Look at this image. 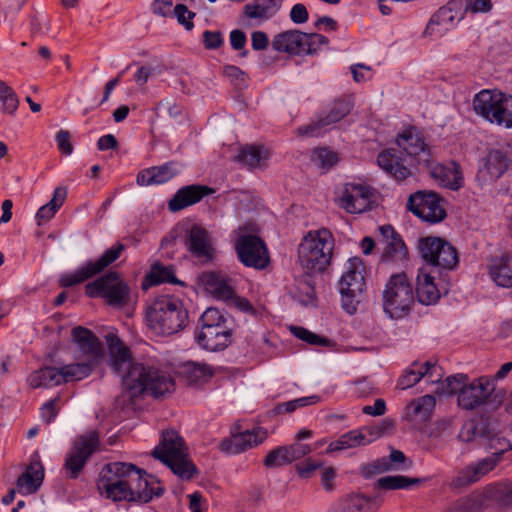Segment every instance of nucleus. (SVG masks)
Masks as SVG:
<instances>
[{
	"mask_svg": "<svg viewBox=\"0 0 512 512\" xmlns=\"http://www.w3.org/2000/svg\"><path fill=\"white\" fill-rule=\"evenodd\" d=\"M97 488L101 495L114 502L148 503L163 495L160 481L132 463L113 462L100 472Z\"/></svg>",
	"mask_w": 512,
	"mask_h": 512,
	"instance_id": "nucleus-1",
	"label": "nucleus"
},
{
	"mask_svg": "<svg viewBox=\"0 0 512 512\" xmlns=\"http://www.w3.org/2000/svg\"><path fill=\"white\" fill-rule=\"evenodd\" d=\"M447 391L457 396V405L465 411H474L483 406L500 407L506 398L504 389H497L486 375L469 381L467 374L447 377Z\"/></svg>",
	"mask_w": 512,
	"mask_h": 512,
	"instance_id": "nucleus-2",
	"label": "nucleus"
},
{
	"mask_svg": "<svg viewBox=\"0 0 512 512\" xmlns=\"http://www.w3.org/2000/svg\"><path fill=\"white\" fill-rule=\"evenodd\" d=\"M175 386L172 375L156 363L132 365L124 377V389L131 398L148 395L159 399L174 392Z\"/></svg>",
	"mask_w": 512,
	"mask_h": 512,
	"instance_id": "nucleus-3",
	"label": "nucleus"
},
{
	"mask_svg": "<svg viewBox=\"0 0 512 512\" xmlns=\"http://www.w3.org/2000/svg\"><path fill=\"white\" fill-rule=\"evenodd\" d=\"M147 325L160 335H172L189 323V314L182 300L170 295L156 297L146 308Z\"/></svg>",
	"mask_w": 512,
	"mask_h": 512,
	"instance_id": "nucleus-4",
	"label": "nucleus"
},
{
	"mask_svg": "<svg viewBox=\"0 0 512 512\" xmlns=\"http://www.w3.org/2000/svg\"><path fill=\"white\" fill-rule=\"evenodd\" d=\"M335 239L327 228L309 231L298 247L300 265L308 274L321 273L331 264Z\"/></svg>",
	"mask_w": 512,
	"mask_h": 512,
	"instance_id": "nucleus-5",
	"label": "nucleus"
},
{
	"mask_svg": "<svg viewBox=\"0 0 512 512\" xmlns=\"http://www.w3.org/2000/svg\"><path fill=\"white\" fill-rule=\"evenodd\" d=\"M72 339L87 357L84 362L61 366L64 384L81 381L91 375L102 362L104 352L99 338L88 328L77 326L72 329Z\"/></svg>",
	"mask_w": 512,
	"mask_h": 512,
	"instance_id": "nucleus-6",
	"label": "nucleus"
},
{
	"mask_svg": "<svg viewBox=\"0 0 512 512\" xmlns=\"http://www.w3.org/2000/svg\"><path fill=\"white\" fill-rule=\"evenodd\" d=\"M183 438L174 430L162 432L152 456L167 465L182 480H191L198 474L196 465L188 459Z\"/></svg>",
	"mask_w": 512,
	"mask_h": 512,
	"instance_id": "nucleus-7",
	"label": "nucleus"
},
{
	"mask_svg": "<svg viewBox=\"0 0 512 512\" xmlns=\"http://www.w3.org/2000/svg\"><path fill=\"white\" fill-rule=\"evenodd\" d=\"M473 110L483 119L512 128V95L499 89H482L472 100Z\"/></svg>",
	"mask_w": 512,
	"mask_h": 512,
	"instance_id": "nucleus-8",
	"label": "nucleus"
},
{
	"mask_svg": "<svg viewBox=\"0 0 512 512\" xmlns=\"http://www.w3.org/2000/svg\"><path fill=\"white\" fill-rule=\"evenodd\" d=\"M383 310L391 319H402L412 310L415 303L413 285L404 273L390 276L382 295Z\"/></svg>",
	"mask_w": 512,
	"mask_h": 512,
	"instance_id": "nucleus-9",
	"label": "nucleus"
},
{
	"mask_svg": "<svg viewBox=\"0 0 512 512\" xmlns=\"http://www.w3.org/2000/svg\"><path fill=\"white\" fill-rule=\"evenodd\" d=\"M100 444V434L97 430H90L75 438L63 464L68 479L76 480L80 477L92 455L99 450Z\"/></svg>",
	"mask_w": 512,
	"mask_h": 512,
	"instance_id": "nucleus-10",
	"label": "nucleus"
},
{
	"mask_svg": "<svg viewBox=\"0 0 512 512\" xmlns=\"http://www.w3.org/2000/svg\"><path fill=\"white\" fill-rule=\"evenodd\" d=\"M125 250L124 244L116 242L110 248L106 249L98 258L89 259L76 270L64 273L59 278V285L69 288L101 274L117 261Z\"/></svg>",
	"mask_w": 512,
	"mask_h": 512,
	"instance_id": "nucleus-11",
	"label": "nucleus"
},
{
	"mask_svg": "<svg viewBox=\"0 0 512 512\" xmlns=\"http://www.w3.org/2000/svg\"><path fill=\"white\" fill-rule=\"evenodd\" d=\"M363 263L360 258L348 260L346 271L339 280L342 308L350 315L357 311L366 291V282L363 275Z\"/></svg>",
	"mask_w": 512,
	"mask_h": 512,
	"instance_id": "nucleus-12",
	"label": "nucleus"
},
{
	"mask_svg": "<svg viewBox=\"0 0 512 512\" xmlns=\"http://www.w3.org/2000/svg\"><path fill=\"white\" fill-rule=\"evenodd\" d=\"M90 298L101 297L114 307H123L129 301L130 288L117 271H108L84 287Z\"/></svg>",
	"mask_w": 512,
	"mask_h": 512,
	"instance_id": "nucleus-13",
	"label": "nucleus"
},
{
	"mask_svg": "<svg viewBox=\"0 0 512 512\" xmlns=\"http://www.w3.org/2000/svg\"><path fill=\"white\" fill-rule=\"evenodd\" d=\"M447 200L433 190H417L409 195L406 208L414 216L430 223L442 222L447 217Z\"/></svg>",
	"mask_w": 512,
	"mask_h": 512,
	"instance_id": "nucleus-14",
	"label": "nucleus"
},
{
	"mask_svg": "<svg viewBox=\"0 0 512 512\" xmlns=\"http://www.w3.org/2000/svg\"><path fill=\"white\" fill-rule=\"evenodd\" d=\"M422 258L432 268L453 270L459 263L457 249L447 240L428 236L419 240Z\"/></svg>",
	"mask_w": 512,
	"mask_h": 512,
	"instance_id": "nucleus-15",
	"label": "nucleus"
},
{
	"mask_svg": "<svg viewBox=\"0 0 512 512\" xmlns=\"http://www.w3.org/2000/svg\"><path fill=\"white\" fill-rule=\"evenodd\" d=\"M234 249L239 262L245 267L264 270L270 264L268 247L258 235H240L234 243Z\"/></svg>",
	"mask_w": 512,
	"mask_h": 512,
	"instance_id": "nucleus-16",
	"label": "nucleus"
},
{
	"mask_svg": "<svg viewBox=\"0 0 512 512\" xmlns=\"http://www.w3.org/2000/svg\"><path fill=\"white\" fill-rule=\"evenodd\" d=\"M392 428L393 421L385 419L378 425L363 426L350 430L342 434L337 440L332 441L328 446V450L334 452L369 445Z\"/></svg>",
	"mask_w": 512,
	"mask_h": 512,
	"instance_id": "nucleus-17",
	"label": "nucleus"
},
{
	"mask_svg": "<svg viewBox=\"0 0 512 512\" xmlns=\"http://www.w3.org/2000/svg\"><path fill=\"white\" fill-rule=\"evenodd\" d=\"M376 205L375 189L366 183H346L339 206L350 214L371 210Z\"/></svg>",
	"mask_w": 512,
	"mask_h": 512,
	"instance_id": "nucleus-18",
	"label": "nucleus"
},
{
	"mask_svg": "<svg viewBox=\"0 0 512 512\" xmlns=\"http://www.w3.org/2000/svg\"><path fill=\"white\" fill-rule=\"evenodd\" d=\"M395 143L402 153L412 162L428 164L431 158L430 148L422 132L414 125H408L397 134Z\"/></svg>",
	"mask_w": 512,
	"mask_h": 512,
	"instance_id": "nucleus-19",
	"label": "nucleus"
},
{
	"mask_svg": "<svg viewBox=\"0 0 512 512\" xmlns=\"http://www.w3.org/2000/svg\"><path fill=\"white\" fill-rule=\"evenodd\" d=\"M464 18L463 0H450L431 16L425 34L442 36L447 31L455 28Z\"/></svg>",
	"mask_w": 512,
	"mask_h": 512,
	"instance_id": "nucleus-20",
	"label": "nucleus"
},
{
	"mask_svg": "<svg viewBox=\"0 0 512 512\" xmlns=\"http://www.w3.org/2000/svg\"><path fill=\"white\" fill-rule=\"evenodd\" d=\"M378 166L397 182H402L412 175L410 165L413 162L403 156L402 151L397 148H385L377 155Z\"/></svg>",
	"mask_w": 512,
	"mask_h": 512,
	"instance_id": "nucleus-21",
	"label": "nucleus"
},
{
	"mask_svg": "<svg viewBox=\"0 0 512 512\" xmlns=\"http://www.w3.org/2000/svg\"><path fill=\"white\" fill-rule=\"evenodd\" d=\"M234 322L229 321L209 328H201L196 335V341L202 348L208 351H222L233 340Z\"/></svg>",
	"mask_w": 512,
	"mask_h": 512,
	"instance_id": "nucleus-22",
	"label": "nucleus"
},
{
	"mask_svg": "<svg viewBox=\"0 0 512 512\" xmlns=\"http://www.w3.org/2000/svg\"><path fill=\"white\" fill-rule=\"evenodd\" d=\"M184 245L192 257L203 263L213 260L215 249L211 243L208 231L199 224H193L186 232Z\"/></svg>",
	"mask_w": 512,
	"mask_h": 512,
	"instance_id": "nucleus-23",
	"label": "nucleus"
},
{
	"mask_svg": "<svg viewBox=\"0 0 512 512\" xmlns=\"http://www.w3.org/2000/svg\"><path fill=\"white\" fill-rule=\"evenodd\" d=\"M267 437V430L257 426L251 430H245L243 434L237 435L235 438H223L219 443V449L225 454L237 455L257 447L262 444Z\"/></svg>",
	"mask_w": 512,
	"mask_h": 512,
	"instance_id": "nucleus-24",
	"label": "nucleus"
},
{
	"mask_svg": "<svg viewBox=\"0 0 512 512\" xmlns=\"http://www.w3.org/2000/svg\"><path fill=\"white\" fill-rule=\"evenodd\" d=\"M106 340L110 356L109 366L112 372L121 378V383L124 387V377L130 370V367L141 362L132 359L131 351L117 335L109 334Z\"/></svg>",
	"mask_w": 512,
	"mask_h": 512,
	"instance_id": "nucleus-25",
	"label": "nucleus"
},
{
	"mask_svg": "<svg viewBox=\"0 0 512 512\" xmlns=\"http://www.w3.org/2000/svg\"><path fill=\"white\" fill-rule=\"evenodd\" d=\"M352 103L346 99H337L332 104L329 112L318 121L298 128V134L302 136H318L321 129L331 124L337 123L346 117L352 110Z\"/></svg>",
	"mask_w": 512,
	"mask_h": 512,
	"instance_id": "nucleus-26",
	"label": "nucleus"
},
{
	"mask_svg": "<svg viewBox=\"0 0 512 512\" xmlns=\"http://www.w3.org/2000/svg\"><path fill=\"white\" fill-rule=\"evenodd\" d=\"M215 190L203 184H190L179 188L168 201V210L179 212L202 201L203 198L213 194Z\"/></svg>",
	"mask_w": 512,
	"mask_h": 512,
	"instance_id": "nucleus-27",
	"label": "nucleus"
},
{
	"mask_svg": "<svg viewBox=\"0 0 512 512\" xmlns=\"http://www.w3.org/2000/svg\"><path fill=\"white\" fill-rule=\"evenodd\" d=\"M177 161H168L162 165L152 166L140 170L136 176V183L139 186L162 185L180 173Z\"/></svg>",
	"mask_w": 512,
	"mask_h": 512,
	"instance_id": "nucleus-28",
	"label": "nucleus"
},
{
	"mask_svg": "<svg viewBox=\"0 0 512 512\" xmlns=\"http://www.w3.org/2000/svg\"><path fill=\"white\" fill-rule=\"evenodd\" d=\"M430 175L440 186L454 191L462 188L464 184L461 166L456 161L432 165Z\"/></svg>",
	"mask_w": 512,
	"mask_h": 512,
	"instance_id": "nucleus-29",
	"label": "nucleus"
},
{
	"mask_svg": "<svg viewBox=\"0 0 512 512\" xmlns=\"http://www.w3.org/2000/svg\"><path fill=\"white\" fill-rule=\"evenodd\" d=\"M44 480V467L40 461L31 462L16 480L17 492L22 495L34 494Z\"/></svg>",
	"mask_w": 512,
	"mask_h": 512,
	"instance_id": "nucleus-30",
	"label": "nucleus"
},
{
	"mask_svg": "<svg viewBox=\"0 0 512 512\" xmlns=\"http://www.w3.org/2000/svg\"><path fill=\"white\" fill-rule=\"evenodd\" d=\"M306 33L297 29L283 31L274 36L272 47L278 52L291 55H304L303 41Z\"/></svg>",
	"mask_w": 512,
	"mask_h": 512,
	"instance_id": "nucleus-31",
	"label": "nucleus"
},
{
	"mask_svg": "<svg viewBox=\"0 0 512 512\" xmlns=\"http://www.w3.org/2000/svg\"><path fill=\"white\" fill-rule=\"evenodd\" d=\"M488 272L497 286L512 288V256L505 253L491 258L488 264Z\"/></svg>",
	"mask_w": 512,
	"mask_h": 512,
	"instance_id": "nucleus-32",
	"label": "nucleus"
},
{
	"mask_svg": "<svg viewBox=\"0 0 512 512\" xmlns=\"http://www.w3.org/2000/svg\"><path fill=\"white\" fill-rule=\"evenodd\" d=\"M383 503L380 495L366 496L351 493L341 502L340 512H377Z\"/></svg>",
	"mask_w": 512,
	"mask_h": 512,
	"instance_id": "nucleus-33",
	"label": "nucleus"
},
{
	"mask_svg": "<svg viewBox=\"0 0 512 512\" xmlns=\"http://www.w3.org/2000/svg\"><path fill=\"white\" fill-rule=\"evenodd\" d=\"M270 157L271 152L264 145L246 144L240 148L236 161L249 169H255L265 167Z\"/></svg>",
	"mask_w": 512,
	"mask_h": 512,
	"instance_id": "nucleus-34",
	"label": "nucleus"
},
{
	"mask_svg": "<svg viewBox=\"0 0 512 512\" xmlns=\"http://www.w3.org/2000/svg\"><path fill=\"white\" fill-rule=\"evenodd\" d=\"M199 280L204 289L218 300H229L234 296V289L227 279L215 271L202 273Z\"/></svg>",
	"mask_w": 512,
	"mask_h": 512,
	"instance_id": "nucleus-35",
	"label": "nucleus"
},
{
	"mask_svg": "<svg viewBox=\"0 0 512 512\" xmlns=\"http://www.w3.org/2000/svg\"><path fill=\"white\" fill-rule=\"evenodd\" d=\"M27 383L33 389L62 385L64 380L61 367L44 366L35 370L28 375Z\"/></svg>",
	"mask_w": 512,
	"mask_h": 512,
	"instance_id": "nucleus-36",
	"label": "nucleus"
},
{
	"mask_svg": "<svg viewBox=\"0 0 512 512\" xmlns=\"http://www.w3.org/2000/svg\"><path fill=\"white\" fill-rule=\"evenodd\" d=\"M163 283L179 285L181 287L187 286L185 282L175 276L173 265H163L160 262H155L151 265L149 273L145 276L143 287L156 286Z\"/></svg>",
	"mask_w": 512,
	"mask_h": 512,
	"instance_id": "nucleus-37",
	"label": "nucleus"
},
{
	"mask_svg": "<svg viewBox=\"0 0 512 512\" xmlns=\"http://www.w3.org/2000/svg\"><path fill=\"white\" fill-rule=\"evenodd\" d=\"M414 293L415 298L423 305L435 304L440 298V292L434 282V277L431 276L430 272H424L423 269H420L417 275Z\"/></svg>",
	"mask_w": 512,
	"mask_h": 512,
	"instance_id": "nucleus-38",
	"label": "nucleus"
},
{
	"mask_svg": "<svg viewBox=\"0 0 512 512\" xmlns=\"http://www.w3.org/2000/svg\"><path fill=\"white\" fill-rule=\"evenodd\" d=\"M500 458L491 454L479 460L474 467H468L457 477V485H467L480 480V478L492 471L500 462Z\"/></svg>",
	"mask_w": 512,
	"mask_h": 512,
	"instance_id": "nucleus-39",
	"label": "nucleus"
},
{
	"mask_svg": "<svg viewBox=\"0 0 512 512\" xmlns=\"http://www.w3.org/2000/svg\"><path fill=\"white\" fill-rule=\"evenodd\" d=\"M490 419H469L465 421L458 433V439L462 442H472L476 439H483L485 433L490 431Z\"/></svg>",
	"mask_w": 512,
	"mask_h": 512,
	"instance_id": "nucleus-40",
	"label": "nucleus"
},
{
	"mask_svg": "<svg viewBox=\"0 0 512 512\" xmlns=\"http://www.w3.org/2000/svg\"><path fill=\"white\" fill-rule=\"evenodd\" d=\"M482 441L486 449L500 459L506 451L512 449V440L501 436L500 433L496 431L495 424L492 420L490 421V431L489 433H485Z\"/></svg>",
	"mask_w": 512,
	"mask_h": 512,
	"instance_id": "nucleus-41",
	"label": "nucleus"
},
{
	"mask_svg": "<svg viewBox=\"0 0 512 512\" xmlns=\"http://www.w3.org/2000/svg\"><path fill=\"white\" fill-rule=\"evenodd\" d=\"M510 159L507 153L500 149H492L489 151L485 167L491 179H499L508 169Z\"/></svg>",
	"mask_w": 512,
	"mask_h": 512,
	"instance_id": "nucleus-42",
	"label": "nucleus"
},
{
	"mask_svg": "<svg viewBox=\"0 0 512 512\" xmlns=\"http://www.w3.org/2000/svg\"><path fill=\"white\" fill-rule=\"evenodd\" d=\"M435 405V397L427 394L416 400H413L407 406V413L413 419L419 418L422 421H427L430 419Z\"/></svg>",
	"mask_w": 512,
	"mask_h": 512,
	"instance_id": "nucleus-43",
	"label": "nucleus"
},
{
	"mask_svg": "<svg viewBox=\"0 0 512 512\" xmlns=\"http://www.w3.org/2000/svg\"><path fill=\"white\" fill-rule=\"evenodd\" d=\"M181 375L189 385L198 383L201 380H208L214 375L210 365L195 362H187L181 370Z\"/></svg>",
	"mask_w": 512,
	"mask_h": 512,
	"instance_id": "nucleus-44",
	"label": "nucleus"
},
{
	"mask_svg": "<svg viewBox=\"0 0 512 512\" xmlns=\"http://www.w3.org/2000/svg\"><path fill=\"white\" fill-rule=\"evenodd\" d=\"M423 479L412 478L404 475H389L381 477L376 481V487L383 490L406 489L412 485L420 484Z\"/></svg>",
	"mask_w": 512,
	"mask_h": 512,
	"instance_id": "nucleus-45",
	"label": "nucleus"
},
{
	"mask_svg": "<svg viewBox=\"0 0 512 512\" xmlns=\"http://www.w3.org/2000/svg\"><path fill=\"white\" fill-rule=\"evenodd\" d=\"M0 103L1 111L9 115H14L19 106L15 91L2 80H0Z\"/></svg>",
	"mask_w": 512,
	"mask_h": 512,
	"instance_id": "nucleus-46",
	"label": "nucleus"
},
{
	"mask_svg": "<svg viewBox=\"0 0 512 512\" xmlns=\"http://www.w3.org/2000/svg\"><path fill=\"white\" fill-rule=\"evenodd\" d=\"M425 373V371H422L420 363L415 361L398 378L396 387L402 390L408 389L417 384Z\"/></svg>",
	"mask_w": 512,
	"mask_h": 512,
	"instance_id": "nucleus-47",
	"label": "nucleus"
},
{
	"mask_svg": "<svg viewBox=\"0 0 512 512\" xmlns=\"http://www.w3.org/2000/svg\"><path fill=\"white\" fill-rule=\"evenodd\" d=\"M407 255V247L400 235L394 236L388 241L384 248L383 258L385 260H402Z\"/></svg>",
	"mask_w": 512,
	"mask_h": 512,
	"instance_id": "nucleus-48",
	"label": "nucleus"
},
{
	"mask_svg": "<svg viewBox=\"0 0 512 512\" xmlns=\"http://www.w3.org/2000/svg\"><path fill=\"white\" fill-rule=\"evenodd\" d=\"M286 447L278 446L265 456L263 465L267 468H276L291 464Z\"/></svg>",
	"mask_w": 512,
	"mask_h": 512,
	"instance_id": "nucleus-49",
	"label": "nucleus"
},
{
	"mask_svg": "<svg viewBox=\"0 0 512 512\" xmlns=\"http://www.w3.org/2000/svg\"><path fill=\"white\" fill-rule=\"evenodd\" d=\"M291 332L295 337L312 346H326L329 342L326 337L319 336L301 326H292Z\"/></svg>",
	"mask_w": 512,
	"mask_h": 512,
	"instance_id": "nucleus-50",
	"label": "nucleus"
},
{
	"mask_svg": "<svg viewBox=\"0 0 512 512\" xmlns=\"http://www.w3.org/2000/svg\"><path fill=\"white\" fill-rule=\"evenodd\" d=\"M329 44V39L319 33H306V39L303 41L304 55L317 54L322 46Z\"/></svg>",
	"mask_w": 512,
	"mask_h": 512,
	"instance_id": "nucleus-51",
	"label": "nucleus"
},
{
	"mask_svg": "<svg viewBox=\"0 0 512 512\" xmlns=\"http://www.w3.org/2000/svg\"><path fill=\"white\" fill-rule=\"evenodd\" d=\"M202 328H209L217 326L225 322L233 321L227 314L222 313L219 309L210 307L207 308L201 316Z\"/></svg>",
	"mask_w": 512,
	"mask_h": 512,
	"instance_id": "nucleus-52",
	"label": "nucleus"
},
{
	"mask_svg": "<svg viewBox=\"0 0 512 512\" xmlns=\"http://www.w3.org/2000/svg\"><path fill=\"white\" fill-rule=\"evenodd\" d=\"M489 492L500 507L507 508L512 506V487L496 484Z\"/></svg>",
	"mask_w": 512,
	"mask_h": 512,
	"instance_id": "nucleus-53",
	"label": "nucleus"
},
{
	"mask_svg": "<svg viewBox=\"0 0 512 512\" xmlns=\"http://www.w3.org/2000/svg\"><path fill=\"white\" fill-rule=\"evenodd\" d=\"M196 16V13L188 10L187 6L184 4H177L173 8L172 18L175 17L178 23L188 31H191L194 28L193 19Z\"/></svg>",
	"mask_w": 512,
	"mask_h": 512,
	"instance_id": "nucleus-54",
	"label": "nucleus"
},
{
	"mask_svg": "<svg viewBox=\"0 0 512 512\" xmlns=\"http://www.w3.org/2000/svg\"><path fill=\"white\" fill-rule=\"evenodd\" d=\"M493 3L491 0H463L464 16L467 13H488L492 10Z\"/></svg>",
	"mask_w": 512,
	"mask_h": 512,
	"instance_id": "nucleus-55",
	"label": "nucleus"
},
{
	"mask_svg": "<svg viewBox=\"0 0 512 512\" xmlns=\"http://www.w3.org/2000/svg\"><path fill=\"white\" fill-rule=\"evenodd\" d=\"M314 160L321 168L329 169L338 161V155L329 148H318L314 151Z\"/></svg>",
	"mask_w": 512,
	"mask_h": 512,
	"instance_id": "nucleus-56",
	"label": "nucleus"
},
{
	"mask_svg": "<svg viewBox=\"0 0 512 512\" xmlns=\"http://www.w3.org/2000/svg\"><path fill=\"white\" fill-rule=\"evenodd\" d=\"M201 41L206 50H217L224 44L223 33L219 30H205L202 33Z\"/></svg>",
	"mask_w": 512,
	"mask_h": 512,
	"instance_id": "nucleus-57",
	"label": "nucleus"
},
{
	"mask_svg": "<svg viewBox=\"0 0 512 512\" xmlns=\"http://www.w3.org/2000/svg\"><path fill=\"white\" fill-rule=\"evenodd\" d=\"M389 471L388 461L386 457L379 458L372 463H368L361 467V474L365 478H371L375 475Z\"/></svg>",
	"mask_w": 512,
	"mask_h": 512,
	"instance_id": "nucleus-58",
	"label": "nucleus"
},
{
	"mask_svg": "<svg viewBox=\"0 0 512 512\" xmlns=\"http://www.w3.org/2000/svg\"><path fill=\"white\" fill-rule=\"evenodd\" d=\"M230 45L233 50L240 51L241 57H247L249 52L245 49L247 37L244 31L234 29L229 35Z\"/></svg>",
	"mask_w": 512,
	"mask_h": 512,
	"instance_id": "nucleus-59",
	"label": "nucleus"
},
{
	"mask_svg": "<svg viewBox=\"0 0 512 512\" xmlns=\"http://www.w3.org/2000/svg\"><path fill=\"white\" fill-rule=\"evenodd\" d=\"M60 401L59 397H55L53 399L45 402L41 407V416L42 419L46 423H51L57 417L59 412L58 402Z\"/></svg>",
	"mask_w": 512,
	"mask_h": 512,
	"instance_id": "nucleus-60",
	"label": "nucleus"
},
{
	"mask_svg": "<svg viewBox=\"0 0 512 512\" xmlns=\"http://www.w3.org/2000/svg\"><path fill=\"white\" fill-rule=\"evenodd\" d=\"M57 148L58 150L68 156L71 155L73 152V145L71 143V135L70 132L67 130H59L55 137Z\"/></svg>",
	"mask_w": 512,
	"mask_h": 512,
	"instance_id": "nucleus-61",
	"label": "nucleus"
},
{
	"mask_svg": "<svg viewBox=\"0 0 512 512\" xmlns=\"http://www.w3.org/2000/svg\"><path fill=\"white\" fill-rule=\"evenodd\" d=\"M287 449L290 462H294L302 457H305L311 452V447L308 444L295 442L290 445H284Z\"/></svg>",
	"mask_w": 512,
	"mask_h": 512,
	"instance_id": "nucleus-62",
	"label": "nucleus"
},
{
	"mask_svg": "<svg viewBox=\"0 0 512 512\" xmlns=\"http://www.w3.org/2000/svg\"><path fill=\"white\" fill-rule=\"evenodd\" d=\"M322 467V463L312 458H307L296 466L297 473L301 478L308 479L312 473Z\"/></svg>",
	"mask_w": 512,
	"mask_h": 512,
	"instance_id": "nucleus-63",
	"label": "nucleus"
},
{
	"mask_svg": "<svg viewBox=\"0 0 512 512\" xmlns=\"http://www.w3.org/2000/svg\"><path fill=\"white\" fill-rule=\"evenodd\" d=\"M475 502L470 498H459L452 502L444 512H475Z\"/></svg>",
	"mask_w": 512,
	"mask_h": 512,
	"instance_id": "nucleus-64",
	"label": "nucleus"
}]
</instances>
